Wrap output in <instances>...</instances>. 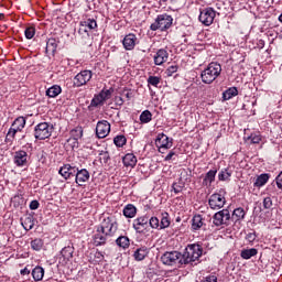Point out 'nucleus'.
Listing matches in <instances>:
<instances>
[{
  "instance_id": "1",
  "label": "nucleus",
  "mask_w": 282,
  "mask_h": 282,
  "mask_svg": "<svg viewBox=\"0 0 282 282\" xmlns=\"http://www.w3.org/2000/svg\"><path fill=\"white\" fill-rule=\"evenodd\" d=\"M221 74V64L217 62H212L202 72L200 78L205 85H210L219 78Z\"/></svg>"
},
{
  "instance_id": "2",
  "label": "nucleus",
  "mask_w": 282,
  "mask_h": 282,
  "mask_svg": "<svg viewBox=\"0 0 282 282\" xmlns=\"http://www.w3.org/2000/svg\"><path fill=\"white\" fill-rule=\"evenodd\" d=\"M202 246L189 245L182 254L183 265H188V263H194V261H197V259L202 257Z\"/></svg>"
},
{
  "instance_id": "3",
  "label": "nucleus",
  "mask_w": 282,
  "mask_h": 282,
  "mask_svg": "<svg viewBox=\"0 0 282 282\" xmlns=\"http://www.w3.org/2000/svg\"><path fill=\"white\" fill-rule=\"evenodd\" d=\"M173 25V17L164 13L156 17L154 23L150 25V30L156 32V30H161V32H166Z\"/></svg>"
},
{
  "instance_id": "4",
  "label": "nucleus",
  "mask_w": 282,
  "mask_h": 282,
  "mask_svg": "<svg viewBox=\"0 0 282 282\" xmlns=\"http://www.w3.org/2000/svg\"><path fill=\"white\" fill-rule=\"evenodd\" d=\"M161 263L163 265H177V268L184 265L180 251H166L161 256Z\"/></svg>"
},
{
  "instance_id": "5",
  "label": "nucleus",
  "mask_w": 282,
  "mask_h": 282,
  "mask_svg": "<svg viewBox=\"0 0 282 282\" xmlns=\"http://www.w3.org/2000/svg\"><path fill=\"white\" fill-rule=\"evenodd\" d=\"M52 131H54V126L47 122H41L34 128V138L36 140H47L52 137Z\"/></svg>"
},
{
  "instance_id": "6",
  "label": "nucleus",
  "mask_w": 282,
  "mask_h": 282,
  "mask_svg": "<svg viewBox=\"0 0 282 282\" xmlns=\"http://www.w3.org/2000/svg\"><path fill=\"white\" fill-rule=\"evenodd\" d=\"M150 228L154 230H164L171 226V220L169 219V213L162 214L161 220L158 217H151L148 220Z\"/></svg>"
},
{
  "instance_id": "7",
  "label": "nucleus",
  "mask_w": 282,
  "mask_h": 282,
  "mask_svg": "<svg viewBox=\"0 0 282 282\" xmlns=\"http://www.w3.org/2000/svg\"><path fill=\"white\" fill-rule=\"evenodd\" d=\"M98 227L110 237H113L118 231V223L113 217L105 218Z\"/></svg>"
},
{
  "instance_id": "8",
  "label": "nucleus",
  "mask_w": 282,
  "mask_h": 282,
  "mask_svg": "<svg viewBox=\"0 0 282 282\" xmlns=\"http://www.w3.org/2000/svg\"><path fill=\"white\" fill-rule=\"evenodd\" d=\"M113 90L111 89H102L98 95H95L88 106V109H94V107H100L105 105V100H109L111 98V94Z\"/></svg>"
},
{
  "instance_id": "9",
  "label": "nucleus",
  "mask_w": 282,
  "mask_h": 282,
  "mask_svg": "<svg viewBox=\"0 0 282 282\" xmlns=\"http://www.w3.org/2000/svg\"><path fill=\"white\" fill-rule=\"evenodd\" d=\"M214 226H228L230 224V210L223 209L213 216Z\"/></svg>"
},
{
  "instance_id": "10",
  "label": "nucleus",
  "mask_w": 282,
  "mask_h": 282,
  "mask_svg": "<svg viewBox=\"0 0 282 282\" xmlns=\"http://www.w3.org/2000/svg\"><path fill=\"white\" fill-rule=\"evenodd\" d=\"M216 12L213 8H206L203 11H200V14L198 17V20L203 25H213V21H215Z\"/></svg>"
},
{
  "instance_id": "11",
  "label": "nucleus",
  "mask_w": 282,
  "mask_h": 282,
  "mask_svg": "<svg viewBox=\"0 0 282 282\" xmlns=\"http://www.w3.org/2000/svg\"><path fill=\"white\" fill-rule=\"evenodd\" d=\"M91 70H82L74 77V87H83V85H87V83L91 80Z\"/></svg>"
},
{
  "instance_id": "12",
  "label": "nucleus",
  "mask_w": 282,
  "mask_h": 282,
  "mask_svg": "<svg viewBox=\"0 0 282 282\" xmlns=\"http://www.w3.org/2000/svg\"><path fill=\"white\" fill-rule=\"evenodd\" d=\"M23 129H25V119L24 117H18L11 128L8 131V135L9 138H14V135H17V133H19V131H23Z\"/></svg>"
},
{
  "instance_id": "13",
  "label": "nucleus",
  "mask_w": 282,
  "mask_h": 282,
  "mask_svg": "<svg viewBox=\"0 0 282 282\" xmlns=\"http://www.w3.org/2000/svg\"><path fill=\"white\" fill-rule=\"evenodd\" d=\"M111 131V124L109 121L104 120V121H98L97 127H96V135L97 138H107Z\"/></svg>"
},
{
  "instance_id": "14",
  "label": "nucleus",
  "mask_w": 282,
  "mask_h": 282,
  "mask_svg": "<svg viewBox=\"0 0 282 282\" xmlns=\"http://www.w3.org/2000/svg\"><path fill=\"white\" fill-rule=\"evenodd\" d=\"M208 204L213 210H219V208H224L226 198L221 194H213L209 197Z\"/></svg>"
},
{
  "instance_id": "15",
  "label": "nucleus",
  "mask_w": 282,
  "mask_h": 282,
  "mask_svg": "<svg viewBox=\"0 0 282 282\" xmlns=\"http://www.w3.org/2000/svg\"><path fill=\"white\" fill-rule=\"evenodd\" d=\"M155 145L162 152V149H171L173 147V139H170L164 133H160L155 140Z\"/></svg>"
},
{
  "instance_id": "16",
  "label": "nucleus",
  "mask_w": 282,
  "mask_h": 282,
  "mask_svg": "<svg viewBox=\"0 0 282 282\" xmlns=\"http://www.w3.org/2000/svg\"><path fill=\"white\" fill-rule=\"evenodd\" d=\"M109 237L111 236L107 235L106 231H104L100 227L97 226L95 235L93 237L95 246H105Z\"/></svg>"
},
{
  "instance_id": "17",
  "label": "nucleus",
  "mask_w": 282,
  "mask_h": 282,
  "mask_svg": "<svg viewBox=\"0 0 282 282\" xmlns=\"http://www.w3.org/2000/svg\"><path fill=\"white\" fill-rule=\"evenodd\" d=\"M133 228L137 232H144L149 228V217L142 216L133 220Z\"/></svg>"
},
{
  "instance_id": "18",
  "label": "nucleus",
  "mask_w": 282,
  "mask_h": 282,
  "mask_svg": "<svg viewBox=\"0 0 282 282\" xmlns=\"http://www.w3.org/2000/svg\"><path fill=\"white\" fill-rule=\"evenodd\" d=\"M78 167L76 166H72L70 164H64L58 173L59 175H62V177H64V180H69V177H75L76 176V170Z\"/></svg>"
},
{
  "instance_id": "19",
  "label": "nucleus",
  "mask_w": 282,
  "mask_h": 282,
  "mask_svg": "<svg viewBox=\"0 0 282 282\" xmlns=\"http://www.w3.org/2000/svg\"><path fill=\"white\" fill-rule=\"evenodd\" d=\"M75 182L78 186H83L85 182H89V171L87 169L76 170L75 172Z\"/></svg>"
},
{
  "instance_id": "20",
  "label": "nucleus",
  "mask_w": 282,
  "mask_h": 282,
  "mask_svg": "<svg viewBox=\"0 0 282 282\" xmlns=\"http://www.w3.org/2000/svg\"><path fill=\"white\" fill-rule=\"evenodd\" d=\"M138 42V36L133 33H129L123 37L122 44L124 50L131 51L135 47V43Z\"/></svg>"
},
{
  "instance_id": "21",
  "label": "nucleus",
  "mask_w": 282,
  "mask_h": 282,
  "mask_svg": "<svg viewBox=\"0 0 282 282\" xmlns=\"http://www.w3.org/2000/svg\"><path fill=\"white\" fill-rule=\"evenodd\" d=\"M169 61V52L164 48H160L154 55L155 65H164Z\"/></svg>"
},
{
  "instance_id": "22",
  "label": "nucleus",
  "mask_w": 282,
  "mask_h": 282,
  "mask_svg": "<svg viewBox=\"0 0 282 282\" xmlns=\"http://www.w3.org/2000/svg\"><path fill=\"white\" fill-rule=\"evenodd\" d=\"M14 164L17 166H25L28 164V152L20 150L14 153Z\"/></svg>"
},
{
  "instance_id": "23",
  "label": "nucleus",
  "mask_w": 282,
  "mask_h": 282,
  "mask_svg": "<svg viewBox=\"0 0 282 282\" xmlns=\"http://www.w3.org/2000/svg\"><path fill=\"white\" fill-rule=\"evenodd\" d=\"M83 138V127H76L70 131V138L68 142H72L73 140V147H78V140Z\"/></svg>"
},
{
  "instance_id": "24",
  "label": "nucleus",
  "mask_w": 282,
  "mask_h": 282,
  "mask_svg": "<svg viewBox=\"0 0 282 282\" xmlns=\"http://www.w3.org/2000/svg\"><path fill=\"white\" fill-rule=\"evenodd\" d=\"M243 219H246V210L241 207L236 208L230 216V220L235 221V224L237 221H243Z\"/></svg>"
},
{
  "instance_id": "25",
  "label": "nucleus",
  "mask_w": 282,
  "mask_h": 282,
  "mask_svg": "<svg viewBox=\"0 0 282 282\" xmlns=\"http://www.w3.org/2000/svg\"><path fill=\"white\" fill-rule=\"evenodd\" d=\"M123 166H130V169H133L135 164H138V158H135L132 153H128L122 159Z\"/></svg>"
},
{
  "instance_id": "26",
  "label": "nucleus",
  "mask_w": 282,
  "mask_h": 282,
  "mask_svg": "<svg viewBox=\"0 0 282 282\" xmlns=\"http://www.w3.org/2000/svg\"><path fill=\"white\" fill-rule=\"evenodd\" d=\"M149 254V249L147 247H141L137 249L133 253L135 261H144Z\"/></svg>"
},
{
  "instance_id": "27",
  "label": "nucleus",
  "mask_w": 282,
  "mask_h": 282,
  "mask_svg": "<svg viewBox=\"0 0 282 282\" xmlns=\"http://www.w3.org/2000/svg\"><path fill=\"white\" fill-rule=\"evenodd\" d=\"M216 175H217V170H209L203 180L204 186H210V184L215 182Z\"/></svg>"
},
{
  "instance_id": "28",
  "label": "nucleus",
  "mask_w": 282,
  "mask_h": 282,
  "mask_svg": "<svg viewBox=\"0 0 282 282\" xmlns=\"http://www.w3.org/2000/svg\"><path fill=\"white\" fill-rule=\"evenodd\" d=\"M138 213V209L135 208V206L128 204L124 208H123V215L124 217H127L128 219H133V217H135Z\"/></svg>"
},
{
  "instance_id": "29",
  "label": "nucleus",
  "mask_w": 282,
  "mask_h": 282,
  "mask_svg": "<svg viewBox=\"0 0 282 282\" xmlns=\"http://www.w3.org/2000/svg\"><path fill=\"white\" fill-rule=\"evenodd\" d=\"M257 254H259V250L254 248L243 249L240 252L241 259H245V260L252 259V257H257Z\"/></svg>"
},
{
  "instance_id": "30",
  "label": "nucleus",
  "mask_w": 282,
  "mask_h": 282,
  "mask_svg": "<svg viewBox=\"0 0 282 282\" xmlns=\"http://www.w3.org/2000/svg\"><path fill=\"white\" fill-rule=\"evenodd\" d=\"M43 276H45V269L42 267H35L32 270V278L34 281H43Z\"/></svg>"
},
{
  "instance_id": "31",
  "label": "nucleus",
  "mask_w": 282,
  "mask_h": 282,
  "mask_svg": "<svg viewBox=\"0 0 282 282\" xmlns=\"http://www.w3.org/2000/svg\"><path fill=\"white\" fill-rule=\"evenodd\" d=\"M34 223H35L34 216L26 215L21 224H22L24 230L28 231V230H32V228H34Z\"/></svg>"
},
{
  "instance_id": "32",
  "label": "nucleus",
  "mask_w": 282,
  "mask_h": 282,
  "mask_svg": "<svg viewBox=\"0 0 282 282\" xmlns=\"http://www.w3.org/2000/svg\"><path fill=\"white\" fill-rule=\"evenodd\" d=\"M116 243L117 246H119V248H123V250H127V248L131 246V240L127 236H120L116 239Z\"/></svg>"
},
{
  "instance_id": "33",
  "label": "nucleus",
  "mask_w": 282,
  "mask_h": 282,
  "mask_svg": "<svg viewBox=\"0 0 282 282\" xmlns=\"http://www.w3.org/2000/svg\"><path fill=\"white\" fill-rule=\"evenodd\" d=\"M238 94L239 90L237 87H230L223 93V100H230V98H235V96H238Z\"/></svg>"
},
{
  "instance_id": "34",
  "label": "nucleus",
  "mask_w": 282,
  "mask_h": 282,
  "mask_svg": "<svg viewBox=\"0 0 282 282\" xmlns=\"http://www.w3.org/2000/svg\"><path fill=\"white\" fill-rule=\"evenodd\" d=\"M269 180H270V174L268 173L261 174L257 177L254 182V186H257L258 188H261V186H265V184H268Z\"/></svg>"
},
{
  "instance_id": "35",
  "label": "nucleus",
  "mask_w": 282,
  "mask_h": 282,
  "mask_svg": "<svg viewBox=\"0 0 282 282\" xmlns=\"http://www.w3.org/2000/svg\"><path fill=\"white\" fill-rule=\"evenodd\" d=\"M204 226V219L202 215H196L192 219V230H199Z\"/></svg>"
},
{
  "instance_id": "36",
  "label": "nucleus",
  "mask_w": 282,
  "mask_h": 282,
  "mask_svg": "<svg viewBox=\"0 0 282 282\" xmlns=\"http://www.w3.org/2000/svg\"><path fill=\"white\" fill-rule=\"evenodd\" d=\"M62 91L63 89L61 86L54 85L46 90V96H48V98H56V96H58Z\"/></svg>"
},
{
  "instance_id": "37",
  "label": "nucleus",
  "mask_w": 282,
  "mask_h": 282,
  "mask_svg": "<svg viewBox=\"0 0 282 282\" xmlns=\"http://www.w3.org/2000/svg\"><path fill=\"white\" fill-rule=\"evenodd\" d=\"M61 254L64 261H69L74 257V248L72 247H64L61 251Z\"/></svg>"
},
{
  "instance_id": "38",
  "label": "nucleus",
  "mask_w": 282,
  "mask_h": 282,
  "mask_svg": "<svg viewBox=\"0 0 282 282\" xmlns=\"http://www.w3.org/2000/svg\"><path fill=\"white\" fill-rule=\"evenodd\" d=\"M56 47H58L56 39H48L46 42V52L54 54L56 52Z\"/></svg>"
},
{
  "instance_id": "39",
  "label": "nucleus",
  "mask_w": 282,
  "mask_h": 282,
  "mask_svg": "<svg viewBox=\"0 0 282 282\" xmlns=\"http://www.w3.org/2000/svg\"><path fill=\"white\" fill-rule=\"evenodd\" d=\"M232 175V172L228 171V169H224L218 174L219 182H229L230 177Z\"/></svg>"
},
{
  "instance_id": "40",
  "label": "nucleus",
  "mask_w": 282,
  "mask_h": 282,
  "mask_svg": "<svg viewBox=\"0 0 282 282\" xmlns=\"http://www.w3.org/2000/svg\"><path fill=\"white\" fill-rule=\"evenodd\" d=\"M43 239L36 238L34 240L31 241V248L32 250H35L36 252H39L40 250L43 249Z\"/></svg>"
},
{
  "instance_id": "41",
  "label": "nucleus",
  "mask_w": 282,
  "mask_h": 282,
  "mask_svg": "<svg viewBox=\"0 0 282 282\" xmlns=\"http://www.w3.org/2000/svg\"><path fill=\"white\" fill-rule=\"evenodd\" d=\"M153 115L151 113V111L149 110H144L141 115H140V121L143 122V124L149 123L150 120H152Z\"/></svg>"
},
{
  "instance_id": "42",
  "label": "nucleus",
  "mask_w": 282,
  "mask_h": 282,
  "mask_svg": "<svg viewBox=\"0 0 282 282\" xmlns=\"http://www.w3.org/2000/svg\"><path fill=\"white\" fill-rule=\"evenodd\" d=\"M83 25H85L88 30H96L98 28V23L94 19H88L80 22Z\"/></svg>"
},
{
  "instance_id": "43",
  "label": "nucleus",
  "mask_w": 282,
  "mask_h": 282,
  "mask_svg": "<svg viewBox=\"0 0 282 282\" xmlns=\"http://www.w3.org/2000/svg\"><path fill=\"white\" fill-rule=\"evenodd\" d=\"M113 142L116 144V147L122 148L123 145L127 144V137L120 134L115 137Z\"/></svg>"
},
{
  "instance_id": "44",
  "label": "nucleus",
  "mask_w": 282,
  "mask_h": 282,
  "mask_svg": "<svg viewBox=\"0 0 282 282\" xmlns=\"http://www.w3.org/2000/svg\"><path fill=\"white\" fill-rule=\"evenodd\" d=\"M25 39H34V34H36V29L34 26H29L24 31Z\"/></svg>"
},
{
  "instance_id": "45",
  "label": "nucleus",
  "mask_w": 282,
  "mask_h": 282,
  "mask_svg": "<svg viewBox=\"0 0 282 282\" xmlns=\"http://www.w3.org/2000/svg\"><path fill=\"white\" fill-rule=\"evenodd\" d=\"M79 30H78V34H80V36H89V29L83 24L82 22L79 23Z\"/></svg>"
},
{
  "instance_id": "46",
  "label": "nucleus",
  "mask_w": 282,
  "mask_h": 282,
  "mask_svg": "<svg viewBox=\"0 0 282 282\" xmlns=\"http://www.w3.org/2000/svg\"><path fill=\"white\" fill-rule=\"evenodd\" d=\"M148 85H152V87H158L160 85V77H158V76H150L148 78Z\"/></svg>"
},
{
  "instance_id": "47",
  "label": "nucleus",
  "mask_w": 282,
  "mask_h": 282,
  "mask_svg": "<svg viewBox=\"0 0 282 282\" xmlns=\"http://www.w3.org/2000/svg\"><path fill=\"white\" fill-rule=\"evenodd\" d=\"M172 188H173L175 195H178V193H182V191H184V183H174L172 185Z\"/></svg>"
},
{
  "instance_id": "48",
  "label": "nucleus",
  "mask_w": 282,
  "mask_h": 282,
  "mask_svg": "<svg viewBox=\"0 0 282 282\" xmlns=\"http://www.w3.org/2000/svg\"><path fill=\"white\" fill-rule=\"evenodd\" d=\"M250 140L251 144H259L261 142V135L259 134H251L247 138V141Z\"/></svg>"
},
{
  "instance_id": "49",
  "label": "nucleus",
  "mask_w": 282,
  "mask_h": 282,
  "mask_svg": "<svg viewBox=\"0 0 282 282\" xmlns=\"http://www.w3.org/2000/svg\"><path fill=\"white\" fill-rule=\"evenodd\" d=\"M99 155H100V161L104 162V164H107V162H109V160H111L108 151H101L99 153Z\"/></svg>"
},
{
  "instance_id": "50",
  "label": "nucleus",
  "mask_w": 282,
  "mask_h": 282,
  "mask_svg": "<svg viewBox=\"0 0 282 282\" xmlns=\"http://www.w3.org/2000/svg\"><path fill=\"white\" fill-rule=\"evenodd\" d=\"M177 69H180L177 65H172L166 68L165 74L166 76H173L177 72Z\"/></svg>"
},
{
  "instance_id": "51",
  "label": "nucleus",
  "mask_w": 282,
  "mask_h": 282,
  "mask_svg": "<svg viewBox=\"0 0 282 282\" xmlns=\"http://www.w3.org/2000/svg\"><path fill=\"white\" fill-rule=\"evenodd\" d=\"M263 208L265 210H270L272 208V198L271 197H264L263 199Z\"/></svg>"
},
{
  "instance_id": "52",
  "label": "nucleus",
  "mask_w": 282,
  "mask_h": 282,
  "mask_svg": "<svg viewBox=\"0 0 282 282\" xmlns=\"http://www.w3.org/2000/svg\"><path fill=\"white\" fill-rule=\"evenodd\" d=\"M274 182L280 191H282V171L280 172V175L275 177V180L272 183V186H274Z\"/></svg>"
},
{
  "instance_id": "53",
  "label": "nucleus",
  "mask_w": 282,
  "mask_h": 282,
  "mask_svg": "<svg viewBox=\"0 0 282 282\" xmlns=\"http://www.w3.org/2000/svg\"><path fill=\"white\" fill-rule=\"evenodd\" d=\"M39 206H41V204L39 203V200H32L30 203V209L31 210H39Z\"/></svg>"
},
{
  "instance_id": "54",
  "label": "nucleus",
  "mask_w": 282,
  "mask_h": 282,
  "mask_svg": "<svg viewBox=\"0 0 282 282\" xmlns=\"http://www.w3.org/2000/svg\"><path fill=\"white\" fill-rule=\"evenodd\" d=\"M247 241H249V243H252V241H254V239H257V235L254 232H250L246 236Z\"/></svg>"
},
{
  "instance_id": "55",
  "label": "nucleus",
  "mask_w": 282,
  "mask_h": 282,
  "mask_svg": "<svg viewBox=\"0 0 282 282\" xmlns=\"http://www.w3.org/2000/svg\"><path fill=\"white\" fill-rule=\"evenodd\" d=\"M202 282H217V275L206 276Z\"/></svg>"
},
{
  "instance_id": "56",
  "label": "nucleus",
  "mask_w": 282,
  "mask_h": 282,
  "mask_svg": "<svg viewBox=\"0 0 282 282\" xmlns=\"http://www.w3.org/2000/svg\"><path fill=\"white\" fill-rule=\"evenodd\" d=\"M95 259H98L99 261H104L105 260V256L102 254V252L97 251L95 253Z\"/></svg>"
},
{
  "instance_id": "57",
  "label": "nucleus",
  "mask_w": 282,
  "mask_h": 282,
  "mask_svg": "<svg viewBox=\"0 0 282 282\" xmlns=\"http://www.w3.org/2000/svg\"><path fill=\"white\" fill-rule=\"evenodd\" d=\"M173 155H175V152L170 151L169 154L165 156V160L169 162L170 160H173Z\"/></svg>"
},
{
  "instance_id": "58",
  "label": "nucleus",
  "mask_w": 282,
  "mask_h": 282,
  "mask_svg": "<svg viewBox=\"0 0 282 282\" xmlns=\"http://www.w3.org/2000/svg\"><path fill=\"white\" fill-rule=\"evenodd\" d=\"M22 275L30 274V270L28 268H24L20 271Z\"/></svg>"
},
{
  "instance_id": "59",
  "label": "nucleus",
  "mask_w": 282,
  "mask_h": 282,
  "mask_svg": "<svg viewBox=\"0 0 282 282\" xmlns=\"http://www.w3.org/2000/svg\"><path fill=\"white\" fill-rule=\"evenodd\" d=\"M123 96H126L128 100H131L132 94L131 91H127V93H123Z\"/></svg>"
},
{
  "instance_id": "60",
  "label": "nucleus",
  "mask_w": 282,
  "mask_h": 282,
  "mask_svg": "<svg viewBox=\"0 0 282 282\" xmlns=\"http://www.w3.org/2000/svg\"><path fill=\"white\" fill-rule=\"evenodd\" d=\"M12 140H14V138L9 137L8 133H7V137H6V142H7V144L10 143V142H12Z\"/></svg>"
},
{
  "instance_id": "61",
  "label": "nucleus",
  "mask_w": 282,
  "mask_h": 282,
  "mask_svg": "<svg viewBox=\"0 0 282 282\" xmlns=\"http://www.w3.org/2000/svg\"><path fill=\"white\" fill-rule=\"evenodd\" d=\"M6 19V15L3 13H0V21H3Z\"/></svg>"
},
{
  "instance_id": "62",
  "label": "nucleus",
  "mask_w": 282,
  "mask_h": 282,
  "mask_svg": "<svg viewBox=\"0 0 282 282\" xmlns=\"http://www.w3.org/2000/svg\"><path fill=\"white\" fill-rule=\"evenodd\" d=\"M120 102H122V98H120Z\"/></svg>"
},
{
  "instance_id": "63",
  "label": "nucleus",
  "mask_w": 282,
  "mask_h": 282,
  "mask_svg": "<svg viewBox=\"0 0 282 282\" xmlns=\"http://www.w3.org/2000/svg\"><path fill=\"white\" fill-rule=\"evenodd\" d=\"M280 23H282V20H280Z\"/></svg>"
}]
</instances>
